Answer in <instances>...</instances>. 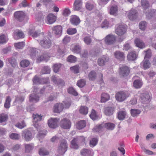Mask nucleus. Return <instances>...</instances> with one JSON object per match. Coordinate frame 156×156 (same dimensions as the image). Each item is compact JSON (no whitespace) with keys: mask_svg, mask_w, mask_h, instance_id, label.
<instances>
[{"mask_svg":"<svg viewBox=\"0 0 156 156\" xmlns=\"http://www.w3.org/2000/svg\"><path fill=\"white\" fill-rule=\"evenodd\" d=\"M60 143L59 145L58 146L57 151L59 154L63 155L67 150L68 144L65 139L60 140Z\"/></svg>","mask_w":156,"mask_h":156,"instance_id":"obj_1","label":"nucleus"},{"mask_svg":"<svg viewBox=\"0 0 156 156\" xmlns=\"http://www.w3.org/2000/svg\"><path fill=\"white\" fill-rule=\"evenodd\" d=\"M14 17L15 20L19 22H22L26 17V14L23 11H17L14 13Z\"/></svg>","mask_w":156,"mask_h":156,"instance_id":"obj_2","label":"nucleus"},{"mask_svg":"<svg viewBox=\"0 0 156 156\" xmlns=\"http://www.w3.org/2000/svg\"><path fill=\"white\" fill-rule=\"evenodd\" d=\"M129 94L125 92L120 91L117 93L115 94L116 100L119 102L123 101L129 96Z\"/></svg>","mask_w":156,"mask_h":156,"instance_id":"obj_3","label":"nucleus"},{"mask_svg":"<svg viewBox=\"0 0 156 156\" xmlns=\"http://www.w3.org/2000/svg\"><path fill=\"white\" fill-rule=\"evenodd\" d=\"M22 138L25 141H28L33 138L31 132L28 129H25L22 133Z\"/></svg>","mask_w":156,"mask_h":156,"instance_id":"obj_4","label":"nucleus"},{"mask_svg":"<svg viewBox=\"0 0 156 156\" xmlns=\"http://www.w3.org/2000/svg\"><path fill=\"white\" fill-rule=\"evenodd\" d=\"M40 44L42 47L44 48H48L51 46V40L48 38H45L40 40Z\"/></svg>","mask_w":156,"mask_h":156,"instance_id":"obj_5","label":"nucleus"},{"mask_svg":"<svg viewBox=\"0 0 156 156\" xmlns=\"http://www.w3.org/2000/svg\"><path fill=\"white\" fill-rule=\"evenodd\" d=\"M61 127L65 129H69L71 126V123L70 121L66 118L62 119L60 123Z\"/></svg>","mask_w":156,"mask_h":156,"instance_id":"obj_6","label":"nucleus"},{"mask_svg":"<svg viewBox=\"0 0 156 156\" xmlns=\"http://www.w3.org/2000/svg\"><path fill=\"white\" fill-rule=\"evenodd\" d=\"M126 27L124 25H120L115 30L116 33L119 36L123 35L126 32Z\"/></svg>","mask_w":156,"mask_h":156,"instance_id":"obj_7","label":"nucleus"},{"mask_svg":"<svg viewBox=\"0 0 156 156\" xmlns=\"http://www.w3.org/2000/svg\"><path fill=\"white\" fill-rule=\"evenodd\" d=\"M138 16L137 11L134 9H131L129 10L127 16L130 20H134L136 19Z\"/></svg>","mask_w":156,"mask_h":156,"instance_id":"obj_8","label":"nucleus"},{"mask_svg":"<svg viewBox=\"0 0 156 156\" xmlns=\"http://www.w3.org/2000/svg\"><path fill=\"white\" fill-rule=\"evenodd\" d=\"M130 72L129 68L125 66H122L120 68L119 74L120 75L123 76H128Z\"/></svg>","mask_w":156,"mask_h":156,"instance_id":"obj_9","label":"nucleus"},{"mask_svg":"<svg viewBox=\"0 0 156 156\" xmlns=\"http://www.w3.org/2000/svg\"><path fill=\"white\" fill-rule=\"evenodd\" d=\"M63 108V104L62 103H58L54 105L53 110L54 112L59 113L62 111Z\"/></svg>","mask_w":156,"mask_h":156,"instance_id":"obj_10","label":"nucleus"},{"mask_svg":"<svg viewBox=\"0 0 156 156\" xmlns=\"http://www.w3.org/2000/svg\"><path fill=\"white\" fill-rule=\"evenodd\" d=\"M58 120L56 118H51L48 121V124L49 126L53 129L56 128L57 126Z\"/></svg>","mask_w":156,"mask_h":156,"instance_id":"obj_11","label":"nucleus"},{"mask_svg":"<svg viewBox=\"0 0 156 156\" xmlns=\"http://www.w3.org/2000/svg\"><path fill=\"white\" fill-rule=\"evenodd\" d=\"M150 96L147 93H143L141 95L140 98V101L143 103L147 104L150 101Z\"/></svg>","mask_w":156,"mask_h":156,"instance_id":"obj_12","label":"nucleus"},{"mask_svg":"<svg viewBox=\"0 0 156 156\" xmlns=\"http://www.w3.org/2000/svg\"><path fill=\"white\" fill-rule=\"evenodd\" d=\"M105 41L108 44H113L115 42V37L113 35H108L106 37Z\"/></svg>","mask_w":156,"mask_h":156,"instance_id":"obj_13","label":"nucleus"},{"mask_svg":"<svg viewBox=\"0 0 156 156\" xmlns=\"http://www.w3.org/2000/svg\"><path fill=\"white\" fill-rule=\"evenodd\" d=\"M29 100L30 102L37 103L39 101L40 97L37 94L33 93L30 95Z\"/></svg>","mask_w":156,"mask_h":156,"instance_id":"obj_14","label":"nucleus"},{"mask_svg":"<svg viewBox=\"0 0 156 156\" xmlns=\"http://www.w3.org/2000/svg\"><path fill=\"white\" fill-rule=\"evenodd\" d=\"M109 60V58L106 56H104L102 58L98 59V64L100 66H103L106 62H108Z\"/></svg>","mask_w":156,"mask_h":156,"instance_id":"obj_15","label":"nucleus"},{"mask_svg":"<svg viewBox=\"0 0 156 156\" xmlns=\"http://www.w3.org/2000/svg\"><path fill=\"white\" fill-rule=\"evenodd\" d=\"M53 30L54 33L58 36H60L62 33V28L60 25H57L54 27L53 28Z\"/></svg>","mask_w":156,"mask_h":156,"instance_id":"obj_16","label":"nucleus"},{"mask_svg":"<svg viewBox=\"0 0 156 156\" xmlns=\"http://www.w3.org/2000/svg\"><path fill=\"white\" fill-rule=\"evenodd\" d=\"M114 111V107H106L104 109L105 114L107 116H110L112 115Z\"/></svg>","mask_w":156,"mask_h":156,"instance_id":"obj_17","label":"nucleus"},{"mask_svg":"<svg viewBox=\"0 0 156 156\" xmlns=\"http://www.w3.org/2000/svg\"><path fill=\"white\" fill-rule=\"evenodd\" d=\"M56 17L52 13L49 14L47 17L48 23L51 24L54 23L56 20Z\"/></svg>","mask_w":156,"mask_h":156,"instance_id":"obj_18","label":"nucleus"},{"mask_svg":"<svg viewBox=\"0 0 156 156\" xmlns=\"http://www.w3.org/2000/svg\"><path fill=\"white\" fill-rule=\"evenodd\" d=\"M114 55L115 57L120 60H123L125 58L124 53L119 51H116L115 52Z\"/></svg>","mask_w":156,"mask_h":156,"instance_id":"obj_19","label":"nucleus"},{"mask_svg":"<svg viewBox=\"0 0 156 156\" xmlns=\"http://www.w3.org/2000/svg\"><path fill=\"white\" fill-rule=\"evenodd\" d=\"M134 43L136 46L140 48H144L145 47L144 43L139 38H137L135 39L134 40Z\"/></svg>","mask_w":156,"mask_h":156,"instance_id":"obj_20","label":"nucleus"},{"mask_svg":"<svg viewBox=\"0 0 156 156\" xmlns=\"http://www.w3.org/2000/svg\"><path fill=\"white\" fill-rule=\"evenodd\" d=\"M82 3L81 0H76L74 4V9L75 10H80L82 7Z\"/></svg>","mask_w":156,"mask_h":156,"instance_id":"obj_21","label":"nucleus"},{"mask_svg":"<svg viewBox=\"0 0 156 156\" xmlns=\"http://www.w3.org/2000/svg\"><path fill=\"white\" fill-rule=\"evenodd\" d=\"M70 21L72 24L75 25H78L80 22L79 18L76 16H72L70 18Z\"/></svg>","mask_w":156,"mask_h":156,"instance_id":"obj_22","label":"nucleus"},{"mask_svg":"<svg viewBox=\"0 0 156 156\" xmlns=\"http://www.w3.org/2000/svg\"><path fill=\"white\" fill-rule=\"evenodd\" d=\"M137 58L136 55L135 51H131L127 55V58L129 61H134Z\"/></svg>","mask_w":156,"mask_h":156,"instance_id":"obj_23","label":"nucleus"},{"mask_svg":"<svg viewBox=\"0 0 156 156\" xmlns=\"http://www.w3.org/2000/svg\"><path fill=\"white\" fill-rule=\"evenodd\" d=\"M79 143L76 138H74L71 142V147L74 149H77L79 147L78 144Z\"/></svg>","mask_w":156,"mask_h":156,"instance_id":"obj_24","label":"nucleus"},{"mask_svg":"<svg viewBox=\"0 0 156 156\" xmlns=\"http://www.w3.org/2000/svg\"><path fill=\"white\" fill-rule=\"evenodd\" d=\"M118 10V7L116 5H112L110 10V14L112 15H115L117 14Z\"/></svg>","mask_w":156,"mask_h":156,"instance_id":"obj_25","label":"nucleus"},{"mask_svg":"<svg viewBox=\"0 0 156 156\" xmlns=\"http://www.w3.org/2000/svg\"><path fill=\"white\" fill-rule=\"evenodd\" d=\"M144 69H146L149 68L151 66V63L148 59H144L143 62L141 63Z\"/></svg>","mask_w":156,"mask_h":156,"instance_id":"obj_26","label":"nucleus"},{"mask_svg":"<svg viewBox=\"0 0 156 156\" xmlns=\"http://www.w3.org/2000/svg\"><path fill=\"white\" fill-rule=\"evenodd\" d=\"M126 115V112L123 111H119L117 117L120 120H122L124 119Z\"/></svg>","mask_w":156,"mask_h":156,"instance_id":"obj_27","label":"nucleus"},{"mask_svg":"<svg viewBox=\"0 0 156 156\" xmlns=\"http://www.w3.org/2000/svg\"><path fill=\"white\" fill-rule=\"evenodd\" d=\"M81 154L82 156H91L90 151L85 148L81 150Z\"/></svg>","mask_w":156,"mask_h":156,"instance_id":"obj_28","label":"nucleus"},{"mask_svg":"<svg viewBox=\"0 0 156 156\" xmlns=\"http://www.w3.org/2000/svg\"><path fill=\"white\" fill-rule=\"evenodd\" d=\"M101 102H105L108 100L110 98L109 95L105 93H103L101 95Z\"/></svg>","mask_w":156,"mask_h":156,"instance_id":"obj_29","label":"nucleus"},{"mask_svg":"<svg viewBox=\"0 0 156 156\" xmlns=\"http://www.w3.org/2000/svg\"><path fill=\"white\" fill-rule=\"evenodd\" d=\"M86 122L84 120H81L77 124L76 128L78 129H81L86 126Z\"/></svg>","mask_w":156,"mask_h":156,"instance_id":"obj_30","label":"nucleus"},{"mask_svg":"<svg viewBox=\"0 0 156 156\" xmlns=\"http://www.w3.org/2000/svg\"><path fill=\"white\" fill-rule=\"evenodd\" d=\"M97 74L94 71H91L88 74V77L90 80L93 81L95 80Z\"/></svg>","mask_w":156,"mask_h":156,"instance_id":"obj_31","label":"nucleus"},{"mask_svg":"<svg viewBox=\"0 0 156 156\" xmlns=\"http://www.w3.org/2000/svg\"><path fill=\"white\" fill-rule=\"evenodd\" d=\"M47 133V131L45 130L40 131L38 135V137L39 140L42 142L41 140L45 136Z\"/></svg>","mask_w":156,"mask_h":156,"instance_id":"obj_32","label":"nucleus"},{"mask_svg":"<svg viewBox=\"0 0 156 156\" xmlns=\"http://www.w3.org/2000/svg\"><path fill=\"white\" fill-rule=\"evenodd\" d=\"M142 82L140 80H135L133 82V86L136 88H140L142 85Z\"/></svg>","mask_w":156,"mask_h":156,"instance_id":"obj_33","label":"nucleus"},{"mask_svg":"<svg viewBox=\"0 0 156 156\" xmlns=\"http://www.w3.org/2000/svg\"><path fill=\"white\" fill-rule=\"evenodd\" d=\"M11 100L10 97L9 96H7L6 97V99L5 103L4 106L6 108H9L10 107V103Z\"/></svg>","mask_w":156,"mask_h":156,"instance_id":"obj_34","label":"nucleus"},{"mask_svg":"<svg viewBox=\"0 0 156 156\" xmlns=\"http://www.w3.org/2000/svg\"><path fill=\"white\" fill-rule=\"evenodd\" d=\"M81 50V46L78 44H76L74 46V47L73 48L72 51L77 54H80Z\"/></svg>","mask_w":156,"mask_h":156,"instance_id":"obj_35","label":"nucleus"},{"mask_svg":"<svg viewBox=\"0 0 156 156\" xmlns=\"http://www.w3.org/2000/svg\"><path fill=\"white\" fill-rule=\"evenodd\" d=\"M44 5L48 8L53 6V3L52 0H43Z\"/></svg>","mask_w":156,"mask_h":156,"instance_id":"obj_36","label":"nucleus"},{"mask_svg":"<svg viewBox=\"0 0 156 156\" xmlns=\"http://www.w3.org/2000/svg\"><path fill=\"white\" fill-rule=\"evenodd\" d=\"M8 118V117L7 114L4 113L0 114V122L2 123L6 121Z\"/></svg>","mask_w":156,"mask_h":156,"instance_id":"obj_37","label":"nucleus"},{"mask_svg":"<svg viewBox=\"0 0 156 156\" xmlns=\"http://www.w3.org/2000/svg\"><path fill=\"white\" fill-rule=\"evenodd\" d=\"M30 63V62L28 60L25 59L20 62V65L22 67L25 68L28 66Z\"/></svg>","mask_w":156,"mask_h":156,"instance_id":"obj_38","label":"nucleus"},{"mask_svg":"<svg viewBox=\"0 0 156 156\" xmlns=\"http://www.w3.org/2000/svg\"><path fill=\"white\" fill-rule=\"evenodd\" d=\"M8 61L12 67H15L17 66L16 60L15 58L12 57L9 58Z\"/></svg>","mask_w":156,"mask_h":156,"instance_id":"obj_39","label":"nucleus"},{"mask_svg":"<svg viewBox=\"0 0 156 156\" xmlns=\"http://www.w3.org/2000/svg\"><path fill=\"white\" fill-rule=\"evenodd\" d=\"M141 5L144 9H146L149 7V3L147 0H141Z\"/></svg>","mask_w":156,"mask_h":156,"instance_id":"obj_40","label":"nucleus"},{"mask_svg":"<svg viewBox=\"0 0 156 156\" xmlns=\"http://www.w3.org/2000/svg\"><path fill=\"white\" fill-rule=\"evenodd\" d=\"M44 16L43 15L42 13L41 12H38L37 15L36 16V19L38 22H41L43 21Z\"/></svg>","mask_w":156,"mask_h":156,"instance_id":"obj_41","label":"nucleus"},{"mask_svg":"<svg viewBox=\"0 0 156 156\" xmlns=\"http://www.w3.org/2000/svg\"><path fill=\"white\" fill-rule=\"evenodd\" d=\"M48 58L49 57L48 55H41L40 57H38L37 58V62L38 63H39L41 61L47 60Z\"/></svg>","mask_w":156,"mask_h":156,"instance_id":"obj_42","label":"nucleus"},{"mask_svg":"<svg viewBox=\"0 0 156 156\" xmlns=\"http://www.w3.org/2000/svg\"><path fill=\"white\" fill-rule=\"evenodd\" d=\"M80 112L83 114L86 115L88 112V108L87 107L82 106L80 109Z\"/></svg>","mask_w":156,"mask_h":156,"instance_id":"obj_43","label":"nucleus"},{"mask_svg":"<svg viewBox=\"0 0 156 156\" xmlns=\"http://www.w3.org/2000/svg\"><path fill=\"white\" fill-rule=\"evenodd\" d=\"M76 60V57L72 55H70L69 56L67 59V60L68 62L71 63H74L75 62Z\"/></svg>","mask_w":156,"mask_h":156,"instance_id":"obj_44","label":"nucleus"},{"mask_svg":"<svg viewBox=\"0 0 156 156\" xmlns=\"http://www.w3.org/2000/svg\"><path fill=\"white\" fill-rule=\"evenodd\" d=\"M98 140L97 138H93L90 141V145L91 147L95 146L97 144Z\"/></svg>","mask_w":156,"mask_h":156,"instance_id":"obj_45","label":"nucleus"},{"mask_svg":"<svg viewBox=\"0 0 156 156\" xmlns=\"http://www.w3.org/2000/svg\"><path fill=\"white\" fill-rule=\"evenodd\" d=\"M105 128L109 130L113 129L115 127L114 124L110 122L105 123Z\"/></svg>","mask_w":156,"mask_h":156,"instance_id":"obj_46","label":"nucleus"},{"mask_svg":"<svg viewBox=\"0 0 156 156\" xmlns=\"http://www.w3.org/2000/svg\"><path fill=\"white\" fill-rule=\"evenodd\" d=\"M33 117L34 121L35 122H37L38 121H40L42 119V116L41 115H39L38 114H36L34 115V114L33 115Z\"/></svg>","mask_w":156,"mask_h":156,"instance_id":"obj_47","label":"nucleus"},{"mask_svg":"<svg viewBox=\"0 0 156 156\" xmlns=\"http://www.w3.org/2000/svg\"><path fill=\"white\" fill-rule=\"evenodd\" d=\"M141 111L137 109H131V115L133 117L137 116L140 113Z\"/></svg>","mask_w":156,"mask_h":156,"instance_id":"obj_48","label":"nucleus"},{"mask_svg":"<svg viewBox=\"0 0 156 156\" xmlns=\"http://www.w3.org/2000/svg\"><path fill=\"white\" fill-rule=\"evenodd\" d=\"M51 69L48 66H45L41 70V73L43 74H49L50 73Z\"/></svg>","mask_w":156,"mask_h":156,"instance_id":"obj_49","label":"nucleus"},{"mask_svg":"<svg viewBox=\"0 0 156 156\" xmlns=\"http://www.w3.org/2000/svg\"><path fill=\"white\" fill-rule=\"evenodd\" d=\"M83 41L87 45H90L92 43V39L90 36H86L84 37Z\"/></svg>","mask_w":156,"mask_h":156,"instance_id":"obj_50","label":"nucleus"},{"mask_svg":"<svg viewBox=\"0 0 156 156\" xmlns=\"http://www.w3.org/2000/svg\"><path fill=\"white\" fill-rule=\"evenodd\" d=\"M139 25L140 29L142 30H144L147 27V23L146 22L143 21L139 23Z\"/></svg>","mask_w":156,"mask_h":156,"instance_id":"obj_51","label":"nucleus"},{"mask_svg":"<svg viewBox=\"0 0 156 156\" xmlns=\"http://www.w3.org/2000/svg\"><path fill=\"white\" fill-rule=\"evenodd\" d=\"M90 117L93 120H94L98 119V116L96 114L95 110L93 109L90 114Z\"/></svg>","mask_w":156,"mask_h":156,"instance_id":"obj_52","label":"nucleus"},{"mask_svg":"<svg viewBox=\"0 0 156 156\" xmlns=\"http://www.w3.org/2000/svg\"><path fill=\"white\" fill-rule=\"evenodd\" d=\"M39 153L40 155L44 156L48 155L49 152L44 148H41L40 149Z\"/></svg>","mask_w":156,"mask_h":156,"instance_id":"obj_53","label":"nucleus"},{"mask_svg":"<svg viewBox=\"0 0 156 156\" xmlns=\"http://www.w3.org/2000/svg\"><path fill=\"white\" fill-rule=\"evenodd\" d=\"M15 126L20 129H22L26 126V125L24 121L23 120L21 122H19L17 123Z\"/></svg>","mask_w":156,"mask_h":156,"instance_id":"obj_54","label":"nucleus"},{"mask_svg":"<svg viewBox=\"0 0 156 156\" xmlns=\"http://www.w3.org/2000/svg\"><path fill=\"white\" fill-rule=\"evenodd\" d=\"M86 84V81L83 79H80L77 83V85L80 87H83Z\"/></svg>","mask_w":156,"mask_h":156,"instance_id":"obj_55","label":"nucleus"},{"mask_svg":"<svg viewBox=\"0 0 156 156\" xmlns=\"http://www.w3.org/2000/svg\"><path fill=\"white\" fill-rule=\"evenodd\" d=\"M9 137L12 139L17 140L20 139V135L18 134L12 133L9 135Z\"/></svg>","mask_w":156,"mask_h":156,"instance_id":"obj_56","label":"nucleus"},{"mask_svg":"<svg viewBox=\"0 0 156 156\" xmlns=\"http://www.w3.org/2000/svg\"><path fill=\"white\" fill-rule=\"evenodd\" d=\"M61 66V64L60 63L55 64L53 66V69L54 72L55 73L58 72Z\"/></svg>","mask_w":156,"mask_h":156,"instance_id":"obj_57","label":"nucleus"},{"mask_svg":"<svg viewBox=\"0 0 156 156\" xmlns=\"http://www.w3.org/2000/svg\"><path fill=\"white\" fill-rule=\"evenodd\" d=\"M15 47L18 49H22L24 46L25 43L24 42H21L15 43L14 44Z\"/></svg>","mask_w":156,"mask_h":156,"instance_id":"obj_58","label":"nucleus"},{"mask_svg":"<svg viewBox=\"0 0 156 156\" xmlns=\"http://www.w3.org/2000/svg\"><path fill=\"white\" fill-rule=\"evenodd\" d=\"M71 102L70 101H63L62 104L64 105V108L65 109L69 108L71 104Z\"/></svg>","mask_w":156,"mask_h":156,"instance_id":"obj_59","label":"nucleus"},{"mask_svg":"<svg viewBox=\"0 0 156 156\" xmlns=\"http://www.w3.org/2000/svg\"><path fill=\"white\" fill-rule=\"evenodd\" d=\"M144 52L146 53L144 59H146L147 58H150L151 56V50L149 49L147 51H144Z\"/></svg>","mask_w":156,"mask_h":156,"instance_id":"obj_60","label":"nucleus"},{"mask_svg":"<svg viewBox=\"0 0 156 156\" xmlns=\"http://www.w3.org/2000/svg\"><path fill=\"white\" fill-rule=\"evenodd\" d=\"M94 4L90 2H87L86 4V8L88 10H91L94 8Z\"/></svg>","mask_w":156,"mask_h":156,"instance_id":"obj_61","label":"nucleus"},{"mask_svg":"<svg viewBox=\"0 0 156 156\" xmlns=\"http://www.w3.org/2000/svg\"><path fill=\"white\" fill-rule=\"evenodd\" d=\"M68 92L69 93L75 96H76L78 95V93L76 92L74 89L72 87L69 88L68 90Z\"/></svg>","mask_w":156,"mask_h":156,"instance_id":"obj_62","label":"nucleus"},{"mask_svg":"<svg viewBox=\"0 0 156 156\" xmlns=\"http://www.w3.org/2000/svg\"><path fill=\"white\" fill-rule=\"evenodd\" d=\"M15 34L19 38H23L24 37V35L23 32L20 30H18L17 31H16L15 32Z\"/></svg>","mask_w":156,"mask_h":156,"instance_id":"obj_63","label":"nucleus"},{"mask_svg":"<svg viewBox=\"0 0 156 156\" xmlns=\"http://www.w3.org/2000/svg\"><path fill=\"white\" fill-rule=\"evenodd\" d=\"M68 34L69 35H73L76 32V28H69L67 30Z\"/></svg>","mask_w":156,"mask_h":156,"instance_id":"obj_64","label":"nucleus"}]
</instances>
